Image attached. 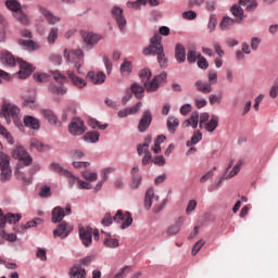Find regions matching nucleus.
Segmentation results:
<instances>
[{
	"instance_id": "obj_1",
	"label": "nucleus",
	"mask_w": 278,
	"mask_h": 278,
	"mask_svg": "<svg viewBox=\"0 0 278 278\" xmlns=\"http://www.w3.org/2000/svg\"><path fill=\"white\" fill-rule=\"evenodd\" d=\"M169 34L170 28L162 26L160 34H155L150 39V45L143 49L144 55H156L161 68H166L168 64V59H166V54L164 53V46H162V36H168Z\"/></svg>"
},
{
	"instance_id": "obj_2",
	"label": "nucleus",
	"mask_w": 278,
	"mask_h": 278,
	"mask_svg": "<svg viewBox=\"0 0 278 278\" xmlns=\"http://www.w3.org/2000/svg\"><path fill=\"white\" fill-rule=\"evenodd\" d=\"M139 77L144 85L147 92H157L160 86L166 81L167 74L166 72H163L155 76L151 83H149V79H151V70L144 68L140 71Z\"/></svg>"
},
{
	"instance_id": "obj_3",
	"label": "nucleus",
	"mask_w": 278,
	"mask_h": 278,
	"mask_svg": "<svg viewBox=\"0 0 278 278\" xmlns=\"http://www.w3.org/2000/svg\"><path fill=\"white\" fill-rule=\"evenodd\" d=\"M0 116L1 118H4L7 125H10V123H14L16 127H21L22 122H21V109L12 104L8 101L2 102V108L0 110Z\"/></svg>"
},
{
	"instance_id": "obj_4",
	"label": "nucleus",
	"mask_w": 278,
	"mask_h": 278,
	"mask_svg": "<svg viewBox=\"0 0 278 278\" xmlns=\"http://www.w3.org/2000/svg\"><path fill=\"white\" fill-rule=\"evenodd\" d=\"M231 13L236 16V20L231 17H224L219 24L220 29H231L232 25H236V23H242V21H244V10L242 7L238 4L232 5Z\"/></svg>"
},
{
	"instance_id": "obj_5",
	"label": "nucleus",
	"mask_w": 278,
	"mask_h": 278,
	"mask_svg": "<svg viewBox=\"0 0 278 278\" xmlns=\"http://www.w3.org/2000/svg\"><path fill=\"white\" fill-rule=\"evenodd\" d=\"M64 58L67 64H74L75 68H77V73H81V64H84V51L78 50H64Z\"/></svg>"
},
{
	"instance_id": "obj_6",
	"label": "nucleus",
	"mask_w": 278,
	"mask_h": 278,
	"mask_svg": "<svg viewBox=\"0 0 278 278\" xmlns=\"http://www.w3.org/2000/svg\"><path fill=\"white\" fill-rule=\"evenodd\" d=\"M3 146L0 142V179L1 181H9L12 179V167H10V156L1 152Z\"/></svg>"
},
{
	"instance_id": "obj_7",
	"label": "nucleus",
	"mask_w": 278,
	"mask_h": 278,
	"mask_svg": "<svg viewBox=\"0 0 278 278\" xmlns=\"http://www.w3.org/2000/svg\"><path fill=\"white\" fill-rule=\"evenodd\" d=\"M52 77L56 84H52L49 87L52 94H66V89L64 88V81H66V76L60 74V72H54Z\"/></svg>"
},
{
	"instance_id": "obj_8",
	"label": "nucleus",
	"mask_w": 278,
	"mask_h": 278,
	"mask_svg": "<svg viewBox=\"0 0 278 278\" xmlns=\"http://www.w3.org/2000/svg\"><path fill=\"white\" fill-rule=\"evenodd\" d=\"M149 144H151V136H148L144 139L143 144H139L137 147L138 155H142V153H144V156L142 159L143 166H147L150 162H153V156L151 155V152L149 151Z\"/></svg>"
},
{
	"instance_id": "obj_9",
	"label": "nucleus",
	"mask_w": 278,
	"mask_h": 278,
	"mask_svg": "<svg viewBox=\"0 0 278 278\" xmlns=\"http://www.w3.org/2000/svg\"><path fill=\"white\" fill-rule=\"evenodd\" d=\"M113 220L115 223H122L121 229H127V227H131V224L134 223V217H131V213H124L122 210H118L115 216H113Z\"/></svg>"
},
{
	"instance_id": "obj_10",
	"label": "nucleus",
	"mask_w": 278,
	"mask_h": 278,
	"mask_svg": "<svg viewBox=\"0 0 278 278\" xmlns=\"http://www.w3.org/2000/svg\"><path fill=\"white\" fill-rule=\"evenodd\" d=\"M12 156L15 160H20V162H22L24 166H29L31 164V156H29L27 150H25V148H23L22 146H17L13 150Z\"/></svg>"
},
{
	"instance_id": "obj_11",
	"label": "nucleus",
	"mask_w": 278,
	"mask_h": 278,
	"mask_svg": "<svg viewBox=\"0 0 278 278\" xmlns=\"http://www.w3.org/2000/svg\"><path fill=\"white\" fill-rule=\"evenodd\" d=\"M71 213V204L66 205L65 211L62 206L54 207L52 210V223H54V225L62 223V220H64V216H70Z\"/></svg>"
},
{
	"instance_id": "obj_12",
	"label": "nucleus",
	"mask_w": 278,
	"mask_h": 278,
	"mask_svg": "<svg viewBox=\"0 0 278 278\" xmlns=\"http://www.w3.org/2000/svg\"><path fill=\"white\" fill-rule=\"evenodd\" d=\"M70 134L72 136H81L86 132V126L84 125V121L80 118H73L68 126Z\"/></svg>"
},
{
	"instance_id": "obj_13",
	"label": "nucleus",
	"mask_w": 278,
	"mask_h": 278,
	"mask_svg": "<svg viewBox=\"0 0 278 278\" xmlns=\"http://www.w3.org/2000/svg\"><path fill=\"white\" fill-rule=\"evenodd\" d=\"M71 231H73V226L68 225L66 222H62L58 225L56 229L53 230V236L54 238L64 240V238H68Z\"/></svg>"
},
{
	"instance_id": "obj_14",
	"label": "nucleus",
	"mask_w": 278,
	"mask_h": 278,
	"mask_svg": "<svg viewBox=\"0 0 278 278\" xmlns=\"http://www.w3.org/2000/svg\"><path fill=\"white\" fill-rule=\"evenodd\" d=\"M79 238L85 247H90L92 244V227L90 226H79Z\"/></svg>"
},
{
	"instance_id": "obj_15",
	"label": "nucleus",
	"mask_w": 278,
	"mask_h": 278,
	"mask_svg": "<svg viewBox=\"0 0 278 278\" xmlns=\"http://www.w3.org/2000/svg\"><path fill=\"white\" fill-rule=\"evenodd\" d=\"M17 64L20 66L18 77L20 79H27L31 73H34V65L25 62L22 59H17Z\"/></svg>"
},
{
	"instance_id": "obj_16",
	"label": "nucleus",
	"mask_w": 278,
	"mask_h": 278,
	"mask_svg": "<svg viewBox=\"0 0 278 278\" xmlns=\"http://www.w3.org/2000/svg\"><path fill=\"white\" fill-rule=\"evenodd\" d=\"M111 14H112L113 18H115L121 31H123V29H125V25H127V20L123 15V9H121L118 7H114L111 11Z\"/></svg>"
},
{
	"instance_id": "obj_17",
	"label": "nucleus",
	"mask_w": 278,
	"mask_h": 278,
	"mask_svg": "<svg viewBox=\"0 0 278 278\" xmlns=\"http://www.w3.org/2000/svg\"><path fill=\"white\" fill-rule=\"evenodd\" d=\"M153 121V115H151V111H144L141 119L139 121L138 130L141 134H144L151 127V123Z\"/></svg>"
},
{
	"instance_id": "obj_18",
	"label": "nucleus",
	"mask_w": 278,
	"mask_h": 278,
	"mask_svg": "<svg viewBox=\"0 0 278 278\" xmlns=\"http://www.w3.org/2000/svg\"><path fill=\"white\" fill-rule=\"evenodd\" d=\"M38 11L43 16V18H46L48 25H58V23L62 21L60 16H55L53 13H51V11H49V9L45 7H38Z\"/></svg>"
},
{
	"instance_id": "obj_19",
	"label": "nucleus",
	"mask_w": 278,
	"mask_h": 278,
	"mask_svg": "<svg viewBox=\"0 0 278 278\" xmlns=\"http://www.w3.org/2000/svg\"><path fill=\"white\" fill-rule=\"evenodd\" d=\"M0 61L2 62V64H5L7 66H15L16 62H18V60L14 58V54L8 50H3L1 52Z\"/></svg>"
},
{
	"instance_id": "obj_20",
	"label": "nucleus",
	"mask_w": 278,
	"mask_h": 278,
	"mask_svg": "<svg viewBox=\"0 0 278 278\" xmlns=\"http://www.w3.org/2000/svg\"><path fill=\"white\" fill-rule=\"evenodd\" d=\"M87 79L94 85L105 84V74L103 72H89L87 74Z\"/></svg>"
},
{
	"instance_id": "obj_21",
	"label": "nucleus",
	"mask_w": 278,
	"mask_h": 278,
	"mask_svg": "<svg viewBox=\"0 0 278 278\" xmlns=\"http://www.w3.org/2000/svg\"><path fill=\"white\" fill-rule=\"evenodd\" d=\"M140 108H142V102H138L131 108L118 111L117 116L118 118H127V116H130L131 114H138V112H140Z\"/></svg>"
},
{
	"instance_id": "obj_22",
	"label": "nucleus",
	"mask_w": 278,
	"mask_h": 278,
	"mask_svg": "<svg viewBox=\"0 0 278 278\" xmlns=\"http://www.w3.org/2000/svg\"><path fill=\"white\" fill-rule=\"evenodd\" d=\"M50 170H52V173H56L61 177H66L67 179H71V177H73V173L68 172L67 169H64V167H62V165L58 163H52L50 165Z\"/></svg>"
},
{
	"instance_id": "obj_23",
	"label": "nucleus",
	"mask_w": 278,
	"mask_h": 278,
	"mask_svg": "<svg viewBox=\"0 0 278 278\" xmlns=\"http://www.w3.org/2000/svg\"><path fill=\"white\" fill-rule=\"evenodd\" d=\"M185 220L186 219L184 217H178L175 224L167 228L168 236H177V233L181 231V227L184 226Z\"/></svg>"
},
{
	"instance_id": "obj_24",
	"label": "nucleus",
	"mask_w": 278,
	"mask_h": 278,
	"mask_svg": "<svg viewBox=\"0 0 278 278\" xmlns=\"http://www.w3.org/2000/svg\"><path fill=\"white\" fill-rule=\"evenodd\" d=\"M24 125L29 129H35V130L40 129V121L30 115L24 116Z\"/></svg>"
},
{
	"instance_id": "obj_25",
	"label": "nucleus",
	"mask_w": 278,
	"mask_h": 278,
	"mask_svg": "<svg viewBox=\"0 0 278 278\" xmlns=\"http://www.w3.org/2000/svg\"><path fill=\"white\" fill-rule=\"evenodd\" d=\"M75 181H77L79 190H92V185L90 182L84 181L74 175L70 178V186H75Z\"/></svg>"
},
{
	"instance_id": "obj_26",
	"label": "nucleus",
	"mask_w": 278,
	"mask_h": 278,
	"mask_svg": "<svg viewBox=\"0 0 278 278\" xmlns=\"http://www.w3.org/2000/svg\"><path fill=\"white\" fill-rule=\"evenodd\" d=\"M70 278H86V269L80 264L74 265L70 270Z\"/></svg>"
},
{
	"instance_id": "obj_27",
	"label": "nucleus",
	"mask_w": 278,
	"mask_h": 278,
	"mask_svg": "<svg viewBox=\"0 0 278 278\" xmlns=\"http://www.w3.org/2000/svg\"><path fill=\"white\" fill-rule=\"evenodd\" d=\"M175 58L179 64L186 62V48L181 43H177L175 47Z\"/></svg>"
},
{
	"instance_id": "obj_28",
	"label": "nucleus",
	"mask_w": 278,
	"mask_h": 278,
	"mask_svg": "<svg viewBox=\"0 0 278 278\" xmlns=\"http://www.w3.org/2000/svg\"><path fill=\"white\" fill-rule=\"evenodd\" d=\"M67 77H70L72 84H74L76 86V88H86V80L84 78H80L77 75H75L74 72L68 71Z\"/></svg>"
},
{
	"instance_id": "obj_29",
	"label": "nucleus",
	"mask_w": 278,
	"mask_h": 278,
	"mask_svg": "<svg viewBox=\"0 0 278 278\" xmlns=\"http://www.w3.org/2000/svg\"><path fill=\"white\" fill-rule=\"evenodd\" d=\"M218 116L212 115L211 119L204 124L203 129H205V131H208L210 134H212V131H216L218 127Z\"/></svg>"
},
{
	"instance_id": "obj_30",
	"label": "nucleus",
	"mask_w": 278,
	"mask_h": 278,
	"mask_svg": "<svg viewBox=\"0 0 278 278\" xmlns=\"http://www.w3.org/2000/svg\"><path fill=\"white\" fill-rule=\"evenodd\" d=\"M184 127H192L193 129H197L199 127V112L194 111L189 119H186L184 122Z\"/></svg>"
},
{
	"instance_id": "obj_31",
	"label": "nucleus",
	"mask_w": 278,
	"mask_h": 278,
	"mask_svg": "<svg viewBox=\"0 0 278 278\" xmlns=\"http://www.w3.org/2000/svg\"><path fill=\"white\" fill-rule=\"evenodd\" d=\"M83 39L86 45H97L101 37L94 33H83Z\"/></svg>"
},
{
	"instance_id": "obj_32",
	"label": "nucleus",
	"mask_w": 278,
	"mask_h": 278,
	"mask_svg": "<svg viewBox=\"0 0 278 278\" xmlns=\"http://www.w3.org/2000/svg\"><path fill=\"white\" fill-rule=\"evenodd\" d=\"M198 92H202V94H210L212 92V85L208 83H202L201 80H197L194 84Z\"/></svg>"
},
{
	"instance_id": "obj_33",
	"label": "nucleus",
	"mask_w": 278,
	"mask_h": 278,
	"mask_svg": "<svg viewBox=\"0 0 278 278\" xmlns=\"http://www.w3.org/2000/svg\"><path fill=\"white\" fill-rule=\"evenodd\" d=\"M111 173H114V168L113 167H106V168L102 169V179L96 186V190L97 191H99V190H101V188H103V182L108 181V176Z\"/></svg>"
},
{
	"instance_id": "obj_34",
	"label": "nucleus",
	"mask_w": 278,
	"mask_h": 278,
	"mask_svg": "<svg viewBox=\"0 0 278 278\" xmlns=\"http://www.w3.org/2000/svg\"><path fill=\"white\" fill-rule=\"evenodd\" d=\"M41 115L50 123V125H55L58 123V116H55V113L51 110H42Z\"/></svg>"
},
{
	"instance_id": "obj_35",
	"label": "nucleus",
	"mask_w": 278,
	"mask_h": 278,
	"mask_svg": "<svg viewBox=\"0 0 278 278\" xmlns=\"http://www.w3.org/2000/svg\"><path fill=\"white\" fill-rule=\"evenodd\" d=\"M177 127H179V119H177L176 117H168L167 118V129L169 131V134H175V131H177Z\"/></svg>"
},
{
	"instance_id": "obj_36",
	"label": "nucleus",
	"mask_w": 278,
	"mask_h": 278,
	"mask_svg": "<svg viewBox=\"0 0 278 278\" xmlns=\"http://www.w3.org/2000/svg\"><path fill=\"white\" fill-rule=\"evenodd\" d=\"M5 5L8 10H11V12H14V14H16V12H21L22 10L21 3L16 0H7Z\"/></svg>"
},
{
	"instance_id": "obj_37",
	"label": "nucleus",
	"mask_w": 278,
	"mask_h": 278,
	"mask_svg": "<svg viewBox=\"0 0 278 278\" xmlns=\"http://www.w3.org/2000/svg\"><path fill=\"white\" fill-rule=\"evenodd\" d=\"M60 34V29L58 27H52L48 34L47 41L49 45H55L58 40V36Z\"/></svg>"
},
{
	"instance_id": "obj_38",
	"label": "nucleus",
	"mask_w": 278,
	"mask_h": 278,
	"mask_svg": "<svg viewBox=\"0 0 278 278\" xmlns=\"http://www.w3.org/2000/svg\"><path fill=\"white\" fill-rule=\"evenodd\" d=\"M153 197H154V191L153 188H150L146 192V198H144V207L146 210H151V205H153Z\"/></svg>"
},
{
	"instance_id": "obj_39",
	"label": "nucleus",
	"mask_w": 278,
	"mask_h": 278,
	"mask_svg": "<svg viewBox=\"0 0 278 278\" xmlns=\"http://www.w3.org/2000/svg\"><path fill=\"white\" fill-rule=\"evenodd\" d=\"M130 90L137 99H142V94H144V87L135 83L130 86Z\"/></svg>"
},
{
	"instance_id": "obj_40",
	"label": "nucleus",
	"mask_w": 278,
	"mask_h": 278,
	"mask_svg": "<svg viewBox=\"0 0 278 278\" xmlns=\"http://www.w3.org/2000/svg\"><path fill=\"white\" fill-rule=\"evenodd\" d=\"M201 56V52L197 50H189L187 52V62H189V64H194V62H197V60H200Z\"/></svg>"
},
{
	"instance_id": "obj_41",
	"label": "nucleus",
	"mask_w": 278,
	"mask_h": 278,
	"mask_svg": "<svg viewBox=\"0 0 278 278\" xmlns=\"http://www.w3.org/2000/svg\"><path fill=\"white\" fill-rule=\"evenodd\" d=\"M99 132L98 131H89L84 136L85 142H91L94 144L96 142H99Z\"/></svg>"
},
{
	"instance_id": "obj_42",
	"label": "nucleus",
	"mask_w": 278,
	"mask_h": 278,
	"mask_svg": "<svg viewBox=\"0 0 278 278\" xmlns=\"http://www.w3.org/2000/svg\"><path fill=\"white\" fill-rule=\"evenodd\" d=\"M14 18L18 21L22 25H29V17L27 14L23 13V11H18L16 13H13Z\"/></svg>"
},
{
	"instance_id": "obj_43",
	"label": "nucleus",
	"mask_w": 278,
	"mask_h": 278,
	"mask_svg": "<svg viewBox=\"0 0 278 278\" xmlns=\"http://www.w3.org/2000/svg\"><path fill=\"white\" fill-rule=\"evenodd\" d=\"M131 61L125 60L121 65L122 75H131Z\"/></svg>"
},
{
	"instance_id": "obj_44",
	"label": "nucleus",
	"mask_w": 278,
	"mask_h": 278,
	"mask_svg": "<svg viewBox=\"0 0 278 278\" xmlns=\"http://www.w3.org/2000/svg\"><path fill=\"white\" fill-rule=\"evenodd\" d=\"M103 244L108 249H117V247H119L117 239H114L112 237H108L106 239H104Z\"/></svg>"
},
{
	"instance_id": "obj_45",
	"label": "nucleus",
	"mask_w": 278,
	"mask_h": 278,
	"mask_svg": "<svg viewBox=\"0 0 278 278\" xmlns=\"http://www.w3.org/2000/svg\"><path fill=\"white\" fill-rule=\"evenodd\" d=\"M81 177L86 179V181H97L99 175L94 172L85 170L81 173Z\"/></svg>"
},
{
	"instance_id": "obj_46",
	"label": "nucleus",
	"mask_w": 278,
	"mask_h": 278,
	"mask_svg": "<svg viewBox=\"0 0 278 278\" xmlns=\"http://www.w3.org/2000/svg\"><path fill=\"white\" fill-rule=\"evenodd\" d=\"M147 3L153 7L159 5L157 0H137L132 2V8H140V5H147Z\"/></svg>"
},
{
	"instance_id": "obj_47",
	"label": "nucleus",
	"mask_w": 278,
	"mask_h": 278,
	"mask_svg": "<svg viewBox=\"0 0 278 278\" xmlns=\"http://www.w3.org/2000/svg\"><path fill=\"white\" fill-rule=\"evenodd\" d=\"M24 108H29L30 110H36L38 104H36V97H30L24 100L23 102Z\"/></svg>"
},
{
	"instance_id": "obj_48",
	"label": "nucleus",
	"mask_w": 278,
	"mask_h": 278,
	"mask_svg": "<svg viewBox=\"0 0 278 278\" xmlns=\"http://www.w3.org/2000/svg\"><path fill=\"white\" fill-rule=\"evenodd\" d=\"M30 149H36L37 151H45L47 149V146L42 144L38 139H31Z\"/></svg>"
},
{
	"instance_id": "obj_49",
	"label": "nucleus",
	"mask_w": 278,
	"mask_h": 278,
	"mask_svg": "<svg viewBox=\"0 0 278 278\" xmlns=\"http://www.w3.org/2000/svg\"><path fill=\"white\" fill-rule=\"evenodd\" d=\"M21 220V214H13V213H8L7 214V223H10V225H14Z\"/></svg>"
},
{
	"instance_id": "obj_50",
	"label": "nucleus",
	"mask_w": 278,
	"mask_h": 278,
	"mask_svg": "<svg viewBox=\"0 0 278 278\" xmlns=\"http://www.w3.org/2000/svg\"><path fill=\"white\" fill-rule=\"evenodd\" d=\"M203 138L201 132H197L192 136L191 140L187 142V147H192L193 144H199Z\"/></svg>"
},
{
	"instance_id": "obj_51",
	"label": "nucleus",
	"mask_w": 278,
	"mask_h": 278,
	"mask_svg": "<svg viewBox=\"0 0 278 278\" xmlns=\"http://www.w3.org/2000/svg\"><path fill=\"white\" fill-rule=\"evenodd\" d=\"M218 24L217 20H216V15L211 14L210 16V21L207 24V29L210 33L214 31L216 29V25Z\"/></svg>"
},
{
	"instance_id": "obj_52",
	"label": "nucleus",
	"mask_w": 278,
	"mask_h": 278,
	"mask_svg": "<svg viewBox=\"0 0 278 278\" xmlns=\"http://www.w3.org/2000/svg\"><path fill=\"white\" fill-rule=\"evenodd\" d=\"M0 134L4 136L9 144H14V138H12V135L3 126H0Z\"/></svg>"
},
{
	"instance_id": "obj_53",
	"label": "nucleus",
	"mask_w": 278,
	"mask_h": 278,
	"mask_svg": "<svg viewBox=\"0 0 278 278\" xmlns=\"http://www.w3.org/2000/svg\"><path fill=\"white\" fill-rule=\"evenodd\" d=\"M20 45H23V47H27L33 51H36V49H38V45L34 42V40H20Z\"/></svg>"
},
{
	"instance_id": "obj_54",
	"label": "nucleus",
	"mask_w": 278,
	"mask_h": 278,
	"mask_svg": "<svg viewBox=\"0 0 278 278\" xmlns=\"http://www.w3.org/2000/svg\"><path fill=\"white\" fill-rule=\"evenodd\" d=\"M38 225H42V218L40 217H37L30 222H27L24 227L25 229H31V227H38Z\"/></svg>"
},
{
	"instance_id": "obj_55",
	"label": "nucleus",
	"mask_w": 278,
	"mask_h": 278,
	"mask_svg": "<svg viewBox=\"0 0 278 278\" xmlns=\"http://www.w3.org/2000/svg\"><path fill=\"white\" fill-rule=\"evenodd\" d=\"M210 66V63H207V59H205L203 55L198 60V67L202 71H207Z\"/></svg>"
},
{
	"instance_id": "obj_56",
	"label": "nucleus",
	"mask_w": 278,
	"mask_h": 278,
	"mask_svg": "<svg viewBox=\"0 0 278 278\" xmlns=\"http://www.w3.org/2000/svg\"><path fill=\"white\" fill-rule=\"evenodd\" d=\"M140 184H142V176L139 175H134L132 176V184H131V188H134L135 190L137 188L140 187Z\"/></svg>"
},
{
	"instance_id": "obj_57",
	"label": "nucleus",
	"mask_w": 278,
	"mask_h": 278,
	"mask_svg": "<svg viewBox=\"0 0 278 278\" xmlns=\"http://www.w3.org/2000/svg\"><path fill=\"white\" fill-rule=\"evenodd\" d=\"M210 121V113H202L200 115V122H199V127L200 129H203L205 123Z\"/></svg>"
},
{
	"instance_id": "obj_58",
	"label": "nucleus",
	"mask_w": 278,
	"mask_h": 278,
	"mask_svg": "<svg viewBox=\"0 0 278 278\" xmlns=\"http://www.w3.org/2000/svg\"><path fill=\"white\" fill-rule=\"evenodd\" d=\"M208 84L214 86V84H218V74L216 72H210L208 75Z\"/></svg>"
},
{
	"instance_id": "obj_59",
	"label": "nucleus",
	"mask_w": 278,
	"mask_h": 278,
	"mask_svg": "<svg viewBox=\"0 0 278 278\" xmlns=\"http://www.w3.org/2000/svg\"><path fill=\"white\" fill-rule=\"evenodd\" d=\"M208 101L212 105H215V103H220L223 101V96L222 94H210L208 96Z\"/></svg>"
},
{
	"instance_id": "obj_60",
	"label": "nucleus",
	"mask_w": 278,
	"mask_h": 278,
	"mask_svg": "<svg viewBox=\"0 0 278 278\" xmlns=\"http://www.w3.org/2000/svg\"><path fill=\"white\" fill-rule=\"evenodd\" d=\"M194 210H197V202L195 200H190L186 208V214L190 215Z\"/></svg>"
},
{
	"instance_id": "obj_61",
	"label": "nucleus",
	"mask_w": 278,
	"mask_h": 278,
	"mask_svg": "<svg viewBox=\"0 0 278 278\" xmlns=\"http://www.w3.org/2000/svg\"><path fill=\"white\" fill-rule=\"evenodd\" d=\"M0 236L8 240L9 242H16V236L14 233H5V231H0Z\"/></svg>"
},
{
	"instance_id": "obj_62",
	"label": "nucleus",
	"mask_w": 278,
	"mask_h": 278,
	"mask_svg": "<svg viewBox=\"0 0 278 278\" xmlns=\"http://www.w3.org/2000/svg\"><path fill=\"white\" fill-rule=\"evenodd\" d=\"M39 197H41L43 199H47V197H51V187H49V186L41 187Z\"/></svg>"
},
{
	"instance_id": "obj_63",
	"label": "nucleus",
	"mask_w": 278,
	"mask_h": 278,
	"mask_svg": "<svg viewBox=\"0 0 278 278\" xmlns=\"http://www.w3.org/2000/svg\"><path fill=\"white\" fill-rule=\"evenodd\" d=\"M182 18H186L187 21H194V18H197V12L186 11L182 13Z\"/></svg>"
},
{
	"instance_id": "obj_64",
	"label": "nucleus",
	"mask_w": 278,
	"mask_h": 278,
	"mask_svg": "<svg viewBox=\"0 0 278 278\" xmlns=\"http://www.w3.org/2000/svg\"><path fill=\"white\" fill-rule=\"evenodd\" d=\"M205 244V242L203 240L198 241L192 249V255H197V253H199V251H201V249H203V245Z\"/></svg>"
}]
</instances>
